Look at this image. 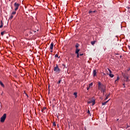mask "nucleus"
<instances>
[{
	"label": "nucleus",
	"instance_id": "nucleus-2",
	"mask_svg": "<svg viewBox=\"0 0 130 130\" xmlns=\"http://www.w3.org/2000/svg\"><path fill=\"white\" fill-rule=\"evenodd\" d=\"M98 86H99V90H103L104 88H106V86L102 84L100 82L98 83Z\"/></svg>",
	"mask_w": 130,
	"mask_h": 130
},
{
	"label": "nucleus",
	"instance_id": "nucleus-21",
	"mask_svg": "<svg viewBox=\"0 0 130 130\" xmlns=\"http://www.w3.org/2000/svg\"><path fill=\"white\" fill-rule=\"evenodd\" d=\"M46 109V107H44L43 108V109H42V112H43L44 110H45Z\"/></svg>",
	"mask_w": 130,
	"mask_h": 130
},
{
	"label": "nucleus",
	"instance_id": "nucleus-38",
	"mask_svg": "<svg viewBox=\"0 0 130 130\" xmlns=\"http://www.w3.org/2000/svg\"><path fill=\"white\" fill-rule=\"evenodd\" d=\"M50 52H51V53H52V52H53V51L51 50L50 51Z\"/></svg>",
	"mask_w": 130,
	"mask_h": 130
},
{
	"label": "nucleus",
	"instance_id": "nucleus-8",
	"mask_svg": "<svg viewBox=\"0 0 130 130\" xmlns=\"http://www.w3.org/2000/svg\"><path fill=\"white\" fill-rule=\"evenodd\" d=\"M53 46H54V44L53 43H51L50 45V50H52L53 49Z\"/></svg>",
	"mask_w": 130,
	"mask_h": 130
},
{
	"label": "nucleus",
	"instance_id": "nucleus-14",
	"mask_svg": "<svg viewBox=\"0 0 130 130\" xmlns=\"http://www.w3.org/2000/svg\"><path fill=\"white\" fill-rule=\"evenodd\" d=\"M79 44L77 43L76 44L75 47L76 48V49H78L79 48Z\"/></svg>",
	"mask_w": 130,
	"mask_h": 130
},
{
	"label": "nucleus",
	"instance_id": "nucleus-34",
	"mask_svg": "<svg viewBox=\"0 0 130 130\" xmlns=\"http://www.w3.org/2000/svg\"><path fill=\"white\" fill-rule=\"evenodd\" d=\"M87 113L90 114V111L89 110L88 111Z\"/></svg>",
	"mask_w": 130,
	"mask_h": 130
},
{
	"label": "nucleus",
	"instance_id": "nucleus-16",
	"mask_svg": "<svg viewBox=\"0 0 130 130\" xmlns=\"http://www.w3.org/2000/svg\"><path fill=\"white\" fill-rule=\"evenodd\" d=\"M74 95L75 96V98H77V92H74Z\"/></svg>",
	"mask_w": 130,
	"mask_h": 130
},
{
	"label": "nucleus",
	"instance_id": "nucleus-10",
	"mask_svg": "<svg viewBox=\"0 0 130 130\" xmlns=\"http://www.w3.org/2000/svg\"><path fill=\"white\" fill-rule=\"evenodd\" d=\"M110 101V100H108L106 102H105L104 103H102V105L103 106H105L106 105L107 103H108L109 102V101Z\"/></svg>",
	"mask_w": 130,
	"mask_h": 130
},
{
	"label": "nucleus",
	"instance_id": "nucleus-18",
	"mask_svg": "<svg viewBox=\"0 0 130 130\" xmlns=\"http://www.w3.org/2000/svg\"><path fill=\"white\" fill-rule=\"evenodd\" d=\"M109 75H110V77L112 78L114 77V75L112 74H110Z\"/></svg>",
	"mask_w": 130,
	"mask_h": 130
},
{
	"label": "nucleus",
	"instance_id": "nucleus-13",
	"mask_svg": "<svg viewBox=\"0 0 130 130\" xmlns=\"http://www.w3.org/2000/svg\"><path fill=\"white\" fill-rule=\"evenodd\" d=\"M0 84L1 85L2 87L4 88L5 87V85H4V84L2 83V81H0Z\"/></svg>",
	"mask_w": 130,
	"mask_h": 130
},
{
	"label": "nucleus",
	"instance_id": "nucleus-32",
	"mask_svg": "<svg viewBox=\"0 0 130 130\" xmlns=\"http://www.w3.org/2000/svg\"><path fill=\"white\" fill-rule=\"evenodd\" d=\"M2 27H3V25L2 24L0 25V28H2Z\"/></svg>",
	"mask_w": 130,
	"mask_h": 130
},
{
	"label": "nucleus",
	"instance_id": "nucleus-23",
	"mask_svg": "<svg viewBox=\"0 0 130 130\" xmlns=\"http://www.w3.org/2000/svg\"><path fill=\"white\" fill-rule=\"evenodd\" d=\"M16 11H13L12 13V15H15V14H16Z\"/></svg>",
	"mask_w": 130,
	"mask_h": 130
},
{
	"label": "nucleus",
	"instance_id": "nucleus-20",
	"mask_svg": "<svg viewBox=\"0 0 130 130\" xmlns=\"http://www.w3.org/2000/svg\"><path fill=\"white\" fill-rule=\"evenodd\" d=\"M108 71H109V72H110V74H111L112 73V71H111L110 69L108 68Z\"/></svg>",
	"mask_w": 130,
	"mask_h": 130
},
{
	"label": "nucleus",
	"instance_id": "nucleus-25",
	"mask_svg": "<svg viewBox=\"0 0 130 130\" xmlns=\"http://www.w3.org/2000/svg\"><path fill=\"white\" fill-rule=\"evenodd\" d=\"M53 125L54 126H56V123H55V121H54V122H53Z\"/></svg>",
	"mask_w": 130,
	"mask_h": 130
},
{
	"label": "nucleus",
	"instance_id": "nucleus-24",
	"mask_svg": "<svg viewBox=\"0 0 130 130\" xmlns=\"http://www.w3.org/2000/svg\"><path fill=\"white\" fill-rule=\"evenodd\" d=\"M13 18V15L12 14H11L10 17V19L11 20V19H12Z\"/></svg>",
	"mask_w": 130,
	"mask_h": 130
},
{
	"label": "nucleus",
	"instance_id": "nucleus-22",
	"mask_svg": "<svg viewBox=\"0 0 130 130\" xmlns=\"http://www.w3.org/2000/svg\"><path fill=\"white\" fill-rule=\"evenodd\" d=\"M61 81V80H59L58 81V82L57 83V84H58V85H59V84L60 83Z\"/></svg>",
	"mask_w": 130,
	"mask_h": 130
},
{
	"label": "nucleus",
	"instance_id": "nucleus-36",
	"mask_svg": "<svg viewBox=\"0 0 130 130\" xmlns=\"http://www.w3.org/2000/svg\"><path fill=\"white\" fill-rule=\"evenodd\" d=\"M96 11H92V13H95Z\"/></svg>",
	"mask_w": 130,
	"mask_h": 130
},
{
	"label": "nucleus",
	"instance_id": "nucleus-43",
	"mask_svg": "<svg viewBox=\"0 0 130 130\" xmlns=\"http://www.w3.org/2000/svg\"><path fill=\"white\" fill-rule=\"evenodd\" d=\"M127 8H128V9H129V7H127Z\"/></svg>",
	"mask_w": 130,
	"mask_h": 130
},
{
	"label": "nucleus",
	"instance_id": "nucleus-26",
	"mask_svg": "<svg viewBox=\"0 0 130 130\" xmlns=\"http://www.w3.org/2000/svg\"><path fill=\"white\" fill-rule=\"evenodd\" d=\"M110 96V94H108L107 96H106V100H108V97H109Z\"/></svg>",
	"mask_w": 130,
	"mask_h": 130
},
{
	"label": "nucleus",
	"instance_id": "nucleus-11",
	"mask_svg": "<svg viewBox=\"0 0 130 130\" xmlns=\"http://www.w3.org/2000/svg\"><path fill=\"white\" fill-rule=\"evenodd\" d=\"M91 103H92V106H94L95 105V101L93 100L92 102H89L88 103L90 104Z\"/></svg>",
	"mask_w": 130,
	"mask_h": 130
},
{
	"label": "nucleus",
	"instance_id": "nucleus-12",
	"mask_svg": "<svg viewBox=\"0 0 130 130\" xmlns=\"http://www.w3.org/2000/svg\"><path fill=\"white\" fill-rule=\"evenodd\" d=\"M95 42H96V41H91V44H92V45L93 46L94 44H95Z\"/></svg>",
	"mask_w": 130,
	"mask_h": 130
},
{
	"label": "nucleus",
	"instance_id": "nucleus-31",
	"mask_svg": "<svg viewBox=\"0 0 130 130\" xmlns=\"http://www.w3.org/2000/svg\"><path fill=\"white\" fill-rule=\"evenodd\" d=\"M89 87H87V90H89Z\"/></svg>",
	"mask_w": 130,
	"mask_h": 130
},
{
	"label": "nucleus",
	"instance_id": "nucleus-4",
	"mask_svg": "<svg viewBox=\"0 0 130 130\" xmlns=\"http://www.w3.org/2000/svg\"><path fill=\"white\" fill-rule=\"evenodd\" d=\"M19 6H20V5H19V4H18V3H15L14 4L15 11H16L18 10V8H19Z\"/></svg>",
	"mask_w": 130,
	"mask_h": 130
},
{
	"label": "nucleus",
	"instance_id": "nucleus-9",
	"mask_svg": "<svg viewBox=\"0 0 130 130\" xmlns=\"http://www.w3.org/2000/svg\"><path fill=\"white\" fill-rule=\"evenodd\" d=\"M93 77L96 76V71L95 70H93Z\"/></svg>",
	"mask_w": 130,
	"mask_h": 130
},
{
	"label": "nucleus",
	"instance_id": "nucleus-27",
	"mask_svg": "<svg viewBox=\"0 0 130 130\" xmlns=\"http://www.w3.org/2000/svg\"><path fill=\"white\" fill-rule=\"evenodd\" d=\"M92 13H93V11H92L90 10V11H89V14H92Z\"/></svg>",
	"mask_w": 130,
	"mask_h": 130
},
{
	"label": "nucleus",
	"instance_id": "nucleus-35",
	"mask_svg": "<svg viewBox=\"0 0 130 130\" xmlns=\"http://www.w3.org/2000/svg\"><path fill=\"white\" fill-rule=\"evenodd\" d=\"M1 25H3V23L2 21H1Z\"/></svg>",
	"mask_w": 130,
	"mask_h": 130
},
{
	"label": "nucleus",
	"instance_id": "nucleus-19",
	"mask_svg": "<svg viewBox=\"0 0 130 130\" xmlns=\"http://www.w3.org/2000/svg\"><path fill=\"white\" fill-rule=\"evenodd\" d=\"M55 58H60V56H59V57H58V54H55Z\"/></svg>",
	"mask_w": 130,
	"mask_h": 130
},
{
	"label": "nucleus",
	"instance_id": "nucleus-42",
	"mask_svg": "<svg viewBox=\"0 0 130 130\" xmlns=\"http://www.w3.org/2000/svg\"><path fill=\"white\" fill-rule=\"evenodd\" d=\"M1 95L3 96V93L1 94Z\"/></svg>",
	"mask_w": 130,
	"mask_h": 130
},
{
	"label": "nucleus",
	"instance_id": "nucleus-41",
	"mask_svg": "<svg viewBox=\"0 0 130 130\" xmlns=\"http://www.w3.org/2000/svg\"><path fill=\"white\" fill-rule=\"evenodd\" d=\"M26 96H27V97H28V96L27 95V94H26Z\"/></svg>",
	"mask_w": 130,
	"mask_h": 130
},
{
	"label": "nucleus",
	"instance_id": "nucleus-40",
	"mask_svg": "<svg viewBox=\"0 0 130 130\" xmlns=\"http://www.w3.org/2000/svg\"><path fill=\"white\" fill-rule=\"evenodd\" d=\"M123 85L124 86L125 85V83H123Z\"/></svg>",
	"mask_w": 130,
	"mask_h": 130
},
{
	"label": "nucleus",
	"instance_id": "nucleus-37",
	"mask_svg": "<svg viewBox=\"0 0 130 130\" xmlns=\"http://www.w3.org/2000/svg\"><path fill=\"white\" fill-rule=\"evenodd\" d=\"M119 80V77H118L117 80Z\"/></svg>",
	"mask_w": 130,
	"mask_h": 130
},
{
	"label": "nucleus",
	"instance_id": "nucleus-28",
	"mask_svg": "<svg viewBox=\"0 0 130 130\" xmlns=\"http://www.w3.org/2000/svg\"><path fill=\"white\" fill-rule=\"evenodd\" d=\"M93 85V83H91L90 84H89V87H91V86H92Z\"/></svg>",
	"mask_w": 130,
	"mask_h": 130
},
{
	"label": "nucleus",
	"instance_id": "nucleus-33",
	"mask_svg": "<svg viewBox=\"0 0 130 130\" xmlns=\"http://www.w3.org/2000/svg\"><path fill=\"white\" fill-rule=\"evenodd\" d=\"M62 66L64 67V68H66V65L65 64H63Z\"/></svg>",
	"mask_w": 130,
	"mask_h": 130
},
{
	"label": "nucleus",
	"instance_id": "nucleus-5",
	"mask_svg": "<svg viewBox=\"0 0 130 130\" xmlns=\"http://www.w3.org/2000/svg\"><path fill=\"white\" fill-rule=\"evenodd\" d=\"M123 77L125 79V81L127 82L129 81V80H128V77H127V76L126 75H123Z\"/></svg>",
	"mask_w": 130,
	"mask_h": 130
},
{
	"label": "nucleus",
	"instance_id": "nucleus-39",
	"mask_svg": "<svg viewBox=\"0 0 130 130\" xmlns=\"http://www.w3.org/2000/svg\"><path fill=\"white\" fill-rule=\"evenodd\" d=\"M130 71V68H129V69L128 70V71Z\"/></svg>",
	"mask_w": 130,
	"mask_h": 130
},
{
	"label": "nucleus",
	"instance_id": "nucleus-7",
	"mask_svg": "<svg viewBox=\"0 0 130 130\" xmlns=\"http://www.w3.org/2000/svg\"><path fill=\"white\" fill-rule=\"evenodd\" d=\"M36 31L32 30H30L29 31V35L30 36H31V34H34V33H35Z\"/></svg>",
	"mask_w": 130,
	"mask_h": 130
},
{
	"label": "nucleus",
	"instance_id": "nucleus-6",
	"mask_svg": "<svg viewBox=\"0 0 130 130\" xmlns=\"http://www.w3.org/2000/svg\"><path fill=\"white\" fill-rule=\"evenodd\" d=\"M80 51V49L77 48V49H76L75 53H76V54H79V51Z\"/></svg>",
	"mask_w": 130,
	"mask_h": 130
},
{
	"label": "nucleus",
	"instance_id": "nucleus-17",
	"mask_svg": "<svg viewBox=\"0 0 130 130\" xmlns=\"http://www.w3.org/2000/svg\"><path fill=\"white\" fill-rule=\"evenodd\" d=\"M102 92H103V93L104 94V93L106 91V88H104V89H102V90H101Z\"/></svg>",
	"mask_w": 130,
	"mask_h": 130
},
{
	"label": "nucleus",
	"instance_id": "nucleus-30",
	"mask_svg": "<svg viewBox=\"0 0 130 130\" xmlns=\"http://www.w3.org/2000/svg\"><path fill=\"white\" fill-rule=\"evenodd\" d=\"M83 54L82 53V54H79V56H83Z\"/></svg>",
	"mask_w": 130,
	"mask_h": 130
},
{
	"label": "nucleus",
	"instance_id": "nucleus-29",
	"mask_svg": "<svg viewBox=\"0 0 130 130\" xmlns=\"http://www.w3.org/2000/svg\"><path fill=\"white\" fill-rule=\"evenodd\" d=\"M77 54V57L78 58H79V56H80L79 53H78Z\"/></svg>",
	"mask_w": 130,
	"mask_h": 130
},
{
	"label": "nucleus",
	"instance_id": "nucleus-3",
	"mask_svg": "<svg viewBox=\"0 0 130 130\" xmlns=\"http://www.w3.org/2000/svg\"><path fill=\"white\" fill-rule=\"evenodd\" d=\"M7 114L6 113L4 114V115L1 118V122L3 123L5 122V120L6 118Z\"/></svg>",
	"mask_w": 130,
	"mask_h": 130
},
{
	"label": "nucleus",
	"instance_id": "nucleus-15",
	"mask_svg": "<svg viewBox=\"0 0 130 130\" xmlns=\"http://www.w3.org/2000/svg\"><path fill=\"white\" fill-rule=\"evenodd\" d=\"M5 33H6V31H4L1 32L2 36H3L4 34H5Z\"/></svg>",
	"mask_w": 130,
	"mask_h": 130
},
{
	"label": "nucleus",
	"instance_id": "nucleus-1",
	"mask_svg": "<svg viewBox=\"0 0 130 130\" xmlns=\"http://www.w3.org/2000/svg\"><path fill=\"white\" fill-rule=\"evenodd\" d=\"M54 71L55 72L56 74H59L61 70L59 68L58 66L56 64V67L54 68Z\"/></svg>",
	"mask_w": 130,
	"mask_h": 130
}]
</instances>
